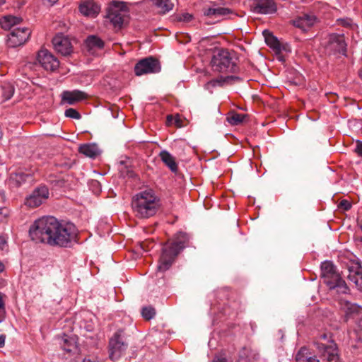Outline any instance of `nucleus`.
<instances>
[{
    "instance_id": "1",
    "label": "nucleus",
    "mask_w": 362,
    "mask_h": 362,
    "mask_svg": "<svg viewBox=\"0 0 362 362\" xmlns=\"http://www.w3.org/2000/svg\"><path fill=\"white\" fill-rule=\"evenodd\" d=\"M29 235L37 243L66 247L76 242L77 233L73 223L60 222L53 216H45L31 225Z\"/></svg>"
},
{
    "instance_id": "2",
    "label": "nucleus",
    "mask_w": 362,
    "mask_h": 362,
    "mask_svg": "<svg viewBox=\"0 0 362 362\" xmlns=\"http://www.w3.org/2000/svg\"><path fill=\"white\" fill-rule=\"evenodd\" d=\"M160 199L152 189L142 190L133 196L132 208L134 216L139 219L154 216L160 208Z\"/></svg>"
},
{
    "instance_id": "3",
    "label": "nucleus",
    "mask_w": 362,
    "mask_h": 362,
    "mask_svg": "<svg viewBox=\"0 0 362 362\" xmlns=\"http://www.w3.org/2000/svg\"><path fill=\"white\" fill-rule=\"evenodd\" d=\"M187 241V235L180 232L173 241L168 242L163 245L158 265V272H164L170 269L177 256L185 248Z\"/></svg>"
},
{
    "instance_id": "4",
    "label": "nucleus",
    "mask_w": 362,
    "mask_h": 362,
    "mask_svg": "<svg viewBox=\"0 0 362 362\" xmlns=\"http://www.w3.org/2000/svg\"><path fill=\"white\" fill-rule=\"evenodd\" d=\"M211 66L216 72L234 73L237 69L236 59L233 53L222 49L214 53L211 60Z\"/></svg>"
},
{
    "instance_id": "5",
    "label": "nucleus",
    "mask_w": 362,
    "mask_h": 362,
    "mask_svg": "<svg viewBox=\"0 0 362 362\" xmlns=\"http://www.w3.org/2000/svg\"><path fill=\"white\" fill-rule=\"evenodd\" d=\"M127 13L128 8L124 2L112 1L109 5L107 17L115 28H121Z\"/></svg>"
},
{
    "instance_id": "6",
    "label": "nucleus",
    "mask_w": 362,
    "mask_h": 362,
    "mask_svg": "<svg viewBox=\"0 0 362 362\" xmlns=\"http://www.w3.org/2000/svg\"><path fill=\"white\" fill-rule=\"evenodd\" d=\"M326 50L332 54L346 56L347 43L344 34L332 33L328 35Z\"/></svg>"
},
{
    "instance_id": "7",
    "label": "nucleus",
    "mask_w": 362,
    "mask_h": 362,
    "mask_svg": "<svg viewBox=\"0 0 362 362\" xmlns=\"http://www.w3.org/2000/svg\"><path fill=\"white\" fill-rule=\"evenodd\" d=\"M127 348V344L124 340L122 331L116 332L109 341L110 358L112 361L118 360Z\"/></svg>"
},
{
    "instance_id": "8",
    "label": "nucleus",
    "mask_w": 362,
    "mask_h": 362,
    "mask_svg": "<svg viewBox=\"0 0 362 362\" xmlns=\"http://www.w3.org/2000/svg\"><path fill=\"white\" fill-rule=\"evenodd\" d=\"M160 71V65L158 59L148 57L141 59L134 66L136 76L158 73Z\"/></svg>"
},
{
    "instance_id": "9",
    "label": "nucleus",
    "mask_w": 362,
    "mask_h": 362,
    "mask_svg": "<svg viewBox=\"0 0 362 362\" xmlns=\"http://www.w3.org/2000/svg\"><path fill=\"white\" fill-rule=\"evenodd\" d=\"M31 35V30L26 27L13 28L8 36L7 45L10 47H16L25 44Z\"/></svg>"
},
{
    "instance_id": "10",
    "label": "nucleus",
    "mask_w": 362,
    "mask_h": 362,
    "mask_svg": "<svg viewBox=\"0 0 362 362\" xmlns=\"http://www.w3.org/2000/svg\"><path fill=\"white\" fill-rule=\"evenodd\" d=\"M318 349L322 362H339V350L334 341L328 344L321 343Z\"/></svg>"
},
{
    "instance_id": "11",
    "label": "nucleus",
    "mask_w": 362,
    "mask_h": 362,
    "mask_svg": "<svg viewBox=\"0 0 362 362\" xmlns=\"http://www.w3.org/2000/svg\"><path fill=\"white\" fill-rule=\"evenodd\" d=\"M48 197V188L42 185L35 189L26 198L25 203L29 207L35 208L42 204Z\"/></svg>"
},
{
    "instance_id": "12",
    "label": "nucleus",
    "mask_w": 362,
    "mask_h": 362,
    "mask_svg": "<svg viewBox=\"0 0 362 362\" xmlns=\"http://www.w3.org/2000/svg\"><path fill=\"white\" fill-rule=\"evenodd\" d=\"M37 61L47 71H55L59 66V62L47 49H42L38 52Z\"/></svg>"
},
{
    "instance_id": "13",
    "label": "nucleus",
    "mask_w": 362,
    "mask_h": 362,
    "mask_svg": "<svg viewBox=\"0 0 362 362\" xmlns=\"http://www.w3.org/2000/svg\"><path fill=\"white\" fill-rule=\"evenodd\" d=\"M321 277L323 279V282L329 286L333 285V282L339 279L340 276L333 263L325 261L321 264Z\"/></svg>"
},
{
    "instance_id": "14",
    "label": "nucleus",
    "mask_w": 362,
    "mask_h": 362,
    "mask_svg": "<svg viewBox=\"0 0 362 362\" xmlns=\"http://www.w3.org/2000/svg\"><path fill=\"white\" fill-rule=\"evenodd\" d=\"M54 49L62 55L67 56L73 51L70 39L63 35H57L52 40Z\"/></svg>"
},
{
    "instance_id": "15",
    "label": "nucleus",
    "mask_w": 362,
    "mask_h": 362,
    "mask_svg": "<svg viewBox=\"0 0 362 362\" xmlns=\"http://www.w3.org/2000/svg\"><path fill=\"white\" fill-rule=\"evenodd\" d=\"M348 279L362 291V267L358 262H353L348 266Z\"/></svg>"
},
{
    "instance_id": "16",
    "label": "nucleus",
    "mask_w": 362,
    "mask_h": 362,
    "mask_svg": "<svg viewBox=\"0 0 362 362\" xmlns=\"http://www.w3.org/2000/svg\"><path fill=\"white\" fill-rule=\"evenodd\" d=\"M88 95L80 90H64L61 94L62 103L69 105H74L76 103L87 99Z\"/></svg>"
},
{
    "instance_id": "17",
    "label": "nucleus",
    "mask_w": 362,
    "mask_h": 362,
    "mask_svg": "<svg viewBox=\"0 0 362 362\" xmlns=\"http://www.w3.org/2000/svg\"><path fill=\"white\" fill-rule=\"evenodd\" d=\"M78 8L82 15L92 18L97 16L100 11V6L94 0H82Z\"/></svg>"
},
{
    "instance_id": "18",
    "label": "nucleus",
    "mask_w": 362,
    "mask_h": 362,
    "mask_svg": "<svg viewBox=\"0 0 362 362\" xmlns=\"http://www.w3.org/2000/svg\"><path fill=\"white\" fill-rule=\"evenodd\" d=\"M252 2L255 13L269 14L276 11V6L274 0H252Z\"/></svg>"
},
{
    "instance_id": "19",
    "label": "nucleus",
    "mask_w": 362,
    "mask_h": 362,
    "mask_svg": "<svg viewBox=\"0 0 362 362\" xmlns=\"http://www.w3.org/2000/svg\"><path fill=\"white\" fill-rule=\"evenodd\" d=\"M85 45L88 52L94 54L97 51L104 47V41L97 35H89L85 40Z\"/></svg>"
},
{
    "instance_id": "20",
    "label": "nucleus",
    "mask_w": 362,
    "mask_h": 362,
    "mask_svg": "<svg viewBox=\"0 0 362 362\" xmlns=\"http://www.w3.org/2000/svg\"><path fill=\"white\" fill-rule=\"evenodd\" d=\"M316 18L315 16L311 14H303L301 16L296 18L293 21V24L296 28L305 31L307 29L310 28L315 23Z\"/></svg>"
},
{
    "instance_id": "21",
    "label": "nucleus",
    "mask_w": 362,
    "mask_h": 362,
    "mask_svg": "<svg viewBox=\"0 0 362 362\" xmlns=\"http://www.w3.org/2000/svg\"><path fill=\"white\" fill-rule=\"evenodd\" d=\"M259 358V354L250 348L243 347L240 353L238 362H254Z\"/></svg>"
},
{
    "instance_id": "22",
    "label": "nucleus",
    "mask_w": 362,
    "mask_h": 362,
    "mask_svg": "<svg viewBox=\"0 0 362 362\" xmlns=\"http://www.w3.org/2000/svg\"><path fill=\"white\" fill-rule=\"evenodd\" d=\"M296 362H320L315 356L312 354L306 347H302L296 354Z\"/></svg>"
},
{
    "instance_id": "23",
    "label": "nucleus",
    "mask_w": 362,
    "mask_h": 362,
    "mask_svg": "<svg viewBox=\"0 0 362 362\" xmlns=\"http://www.w3.org/2000/svg\"><path fill=\"white\" fill-rule=\"evenodd\" d=\"M60 344L63 350L67 353H75L78 350L75 339L66 335L62 337Z\"/></svg>"
},
{
    "instance_id": "24",
    "label": "nucleus",
    "mask_w": 362,
    "mask_h": 362,
    "mask_svg": "<svg viewBox=\"0 0 362 362\" xmlns=\"http://www.w3.org/2000/svg\"><path fill=\"white\" fill-rule=\"evenodd\" d=\"M21 19L12 16H7L0 19L1 27L6 30H11V31L16 28V25H18Z\"/></svg>"
},
{
    "instance_id": "25",
    "label": "nucleus",
    "mask_w": 362,
    "mask_h": 362,
    "mask_svg": "<svg viewBox=\"0 0 362 362\" xmlns=\"http://www.w3.org/2000/svg\"><path fill=\"white\" fill-rule=\"evenodd\" d=\"M160 158L172 172L176 173L177 171V165L175 162V159L170 153L166 151H162L160 153Z\"/></svg>"
},
{
    "instance_id": "26",
    "label": "nucleus",
    "mask_w": 362,
    "mask_h": 362,
    "mask_svg": "<svg viewBox=\"0 0 362 362\" xmlns=\"http://www.w3.org/2000/svg\"><path fill=\"white\" fill-rule=\"evenodd\" d=\"M79 152L90 158H95L99 153V150L95 144H83L79 147Z\"/></svg>"
},
{
    "instance_id": "27",
    "label": "nucleus",
    "mask_w": 362,
    "mask_h": 362,
    "mask_svg": "<svg viewBox=\"0 0 362 362\" xmlns=\"http://www.w3.org/2000/svg\"><path fill=\"white\" fill-rule=\"evenodd\" d=\"M152 1L159 9L158 12L163 14L171 11L174 6L171 0H152Z\"/></svg>"
},
{
    "instance_id": "28",
    "label": "nucleus",
    "mask_w": 362,
    "mask_h": 362,
    "mask_svg": "<svg viewBox=\"0 0 362 362\" xmlns=\"http://www.w3.org/2000/svg\"><path fill=\"white\" fill-rule=\"evenodd\" d=\"M247 117L245 114L238 113L235 111H230L228 113L226 119L231 125H239L244 122Z\"/></svg>"
},
{
    "instance_id": "29",
    "label": "nucleus",
    "mask_w": 362,
    "mask_h": 362,
    "mask_svg": "<svg viewBox=\"0 0 362 362\" xmlns=\"http://www.w3.org/2000/svg\"><path fill=\"white\" fill-rule=\"evenodd\" d=\"M329 288L330 290H336L337 293L341 294L348 293L349 291V288L346 282L341 277L333 282V285H329Z\"/></svg>"
},
{
    "instance_id": "30",
    "label": "nucleus",
    "mask_w": 362,
    "mask_h": 362,
    "mask_svg": "<svg viewBox=\"0 0 362 362\" xmlns=\"http://www.w3.org/2000/svg\"><path fill=\"white\" fill-rule=\"evenodd\" d=\"M29 177L30 175L28 174H25L22 171H18L11 175L10 180L11 182H14L16 186H19L25 182Z\"/></svg>"
},
{
    "instance_id": "31",
    "label": "nucleus",
    "mask_w": 362,
    "mask_h": 362,
    "mask_svg": "<svg viewBox=\"0 0 362 362\" xmlns=\"http://www.w3.org/2000/svg\"><path fill=\"white\" fill-rule=\"evenodd\" d=\"M265 41L268 46L274 50L279 51L281 49V43L276 37L272 35L265 37Z\"/></svg>"
},
{
    "instance_id": "32",
    "label": "nucleus",
    "mask_w": 362,
    "mask_h": 362,
    "mask_svg": "<svg viewBox=\"0 0 362 362\" xmlns=\"http://www.w3.org/2000/svg\"><path fill=\"white\" fill-rule=\"evenodd\" d=\"M14 88L12 86L7 84L2 87V97L4 100H9L13 95Z\"/></svg>"
},
{
    "instance_id": "33",
    "label": "nucleus",
    "mask_w": 362,
    "mask_h": 362,
    "mask_svg": "<svg viewBox=\"0 0 362 362\" xmlns=\"http://www.w3.org/2000/svg\"><path fill=\"white\" fill-rule=\"evenodd\" d=\"M141 314L146 320H151L154 317L156 312L152 307H145L142 309Z\"/></svg>"
},
{
    "instance_id": "34",
    "label": "nucleus",
    "mask_w": 362,
    "mask_h": 362,
    "mask_svg": "<svg viewBox=\"0 0 362 362\" xmlns=\"http://www.w3.org/2000/svg\"><path fill=\"white\" fill-rule=\"evenodd\" d=\"M233 11L228 8L216 7L215 8V17H223L232 13Z\"/></svg>"
},
{
    "instance_id": "35",
    "label": "nucleus",
    "mask_w": 362,
    "mask_h": 362,
    "mask_svg": "<svg viewBox=\"0 0 362 362\" xmlns=\"http://www.w3.org/2000/svg\"><path fill=\"white\" fill-rule=\"evenodd\" d=\"M64 114H65V116L67 117H70V118H73V119H79L81 118V115L79 114V112L74 108H69V109L66 110Z\"/></svg>"
},
{
    "instance_id": "36",
    "label": "nucleus",
    "mask_w": 362,
    "mask_h": 362,
    "mask_svg": "<svg viewBox=\"0 0 362 362\" xmlns=\"http://www.w3.org/2000/svg\"><path fill=\"white\" fill-rule=\"evenodd\" d=\"M225 82V79H223L222 77L211 80L206 84V88H209L211 87H215L216 86H222L223 83Z\"/></svg>"
},
{
    "instance_id": "37",
    "label": "nucleus",
    "mask_w": 362,
    "mask_h": 362,
    "mask_svg": "<svg viewBox=\"0 0 362 362\" xmlns=\"http://www.w3.org/2000/svg\"><path fill=\"white\" fill-rule=\"evenodd\" d=\"M345 306L347 309V313H358L361 308L360 306L356 305V304H352L348 301H346L345 303Z\"/></svg>"
},
{
    "instance_id": "38",
    "label": "nucleus",
    "mask_w": 362,
    "mask_h": 362,
    "mask_svg": "<svg viewBox=\"0 0 362 362\" xmlns=\"http://www.w3.org/2000/svg\"><path fill=\"white\" fill-rule=\"evenodd\" d=\"M5 305L3 300V294L0 293V322H2L5 317Z\"/></svg>"
},
{
    "instance_id": "39",
    "label": "nucleus",
    "mask_w": 362,
    "mask_h": 362,
    "mask_svg": "<svg viewBox=\"0 0 362 362\" xmlns=\"http://www.w3.org/2000/svg\"><path fill=\"white\" fill-rule=\"evenodd\" d=\"M339 207L344 211H348L351 208V204L349 201L343 199L340 202Z\"/></svg>"
},
{
    "instance_id": "40",
    "label": "nucleus",
    "mask_w": 362,
    "mask_h": 362,
    "mask_svg": "<svg viewBox=\"0 0 362 362\" xmlns=\"http://www.w3.org/2000/svg\"><path fill=\"white\" fill-rule=\"evenodd\" d=\"M192 19V16L189 13H182L178 17L180 21L189 22Z\"/></svg>"
},
{
    "instance_id": "41",
    "label": "nucleus",
    "mask_w": 362,
    "mask_h": 362,
    "mask_svg": "<svg viewBox=\"0 0 362 362\" xmlns=\"http://www.w3.org/2000/svg\"><path fill=\"white\" fill-rule=\"evenodd\" d=\"M167 122L168 123L174 122V123H175L177 124V127H180V124H179L180 123V119L178 118V117H174L172 115H168L167 117Z\"/></svg>"
},
{
    "instance_id": "42",
    "label": "nucleus",
    "mask_w": 362,
    "mask_h": 362,
    "mask_svg": "<svg viewBox=\"0 0 362 362\" xmlns=\"http://www.w3.org/2000/svg\"><path fill=\"white\" fill-rule=\"evenodd\" d=\"M204 13L206 16H214L215 17V8H209L204 11Z\"/></svg>"
},
{
    "instance_id": "43",
    "label": "nucleus",
    "mask_w": 362,
    "mask_h": 362,
    "mask_svg": "<svg viewBox=\"0 0 362 362\" xmlns=\"http://www.w3.org/2000/svg\"><path fill=\"white\" fill-rule=\"evenodd\" d=\"M355 151L359 156L362 157V141H357Z\"/></svg>"
},
{
    "instance_id": "44",
    "label": "nucleus",
    "mask_w": 362,
    "mask_h": 362,
    "mask_svg": "<svg viewBox=\"0 0 362 362\" xmlns=\"http://www.w3.org/2000/svg\"><path fill=\"white\" fill-rule=\"evenodd\" d=\"M213 362H228L226 358L223 355L216 356L213 360Z\"/></svg>"
},
{
    "instance_id": "45",
    "label": "nucleus",
    "mask_w": 362,
    "mask_h": 362,
    "mask_svg": "<svg viewBox=\"0 0 362 362\" xmlns=\"http://www.w3.org/2000/svg\"><path fill=\"white\" fill-rule=\"evenodd\" d=\"M339 21L344 26L349 27L352 24V21L350 19H340Z\"/></svg>"
},
{
    "instance_id": "46",
    "label": "nucleus",
    "mask_w": 362,
    "mask_h": 362,
    "mask_svg": "<svg viewBox=\"0 0 362 362\" xmlns=\"http://www.w3.org/2000/svg\"><path fill=\"white\" fill-rule=\"evenodd\" d=\"M82 362H99V361L97 358H95L94 356H86L82 361Z\"/></svg>"
},
{
    "instance_id": "47",
    "label": "nucleus",
    "mask_w": 362,
    "mask_h": 362,
    "mask_svg": "<svg viewBox=\"0 0 362 362\" xmlns=\"http://www.w3.org/2000/svg\"><path fill=\"white\" fill-rule=\"evenodd\" d=\"M6 337L4 334H0V348L3 347L5 344Z\"/></svg>"
},
{
    "instance_id": "48",
    "label": "nucleus",
    "mask_w": 362,
    "mask_h": 362,
    "mask_svg": "<svg viewBox=\"0 0 362 362\" xmlns=\"http://www.w3.org/2000/svg\"><path fill=\"white\" fill-rule=\"evenodd\" d=\"M4 269V265L3 264L2 262H0V272H3Z\"/></svg>"
},
{
    "instance_id": "49",
    "label": "nucleus",
    "mask_w": 362,
    "mask_h": 362,
    "mask_svg": "<svg viewBox=\"0 0 362 362\" xmlns=\"http://www.w3.org/2000/svg\"><path fill=\"white\" fill-rule=\"evenodd\" d=\"M52 4H54L58 1V0H48Z\"/></svg>"
},
{
    "instance_id": "50",
    "label": "nucleus",
    "mask_w": 362,
    "mask_h": 362,
    "mask_svg": "<svg viewBox=\"0 0 362 362\" xmlns=\"http://www.w3.org/2000/svg\"><path fill=\"white\" fill-rule=\"evenodd\" d=\"M359 76L362 79V71H359Z\"/></svg>"
},
{
    "instance_id": "51",
    "label": "nucleus",
    "mask_w": 362,
    "mask_h": 362,
    "mask_svg": "<svg viewBox=\"0 0 362 362\" xmlns=\"http://www.w3.org/2000/svg\"><path fill=\"white\" fill-rule=\"evenodd\" d=\"M94 183L97 185H99V183L97 181H95Z\"/></svg>"
},
{
    "instance_id": "52",
    "label": "nucleus",
    "mask_w": 362,
    "mask_h": 362,
    "mask_svg": "<svg viewBox=\"0 0 362 362\" xmlns=\"http://www.w3.org/2000/svg\"><path fill=\"white\" fill-rule=\"evenodd\" d=\"M1 1H2V0H0V4H1Z\"/></svg>"
},
{
    "instance_id": "53",
    "label": "nucleus",
    "mask_w": 362,
    "mask_h": 362,
    "mask_svg": "<svg viewBox=\"0 0 362 362\" xmlns=\"http://www.w3.org/2000/svg\"><path fill=\"white\" fill-rule=\"evenodd\" d=\"M361 332H362V329H361Z\"/></svg>"
}]
</instances>
